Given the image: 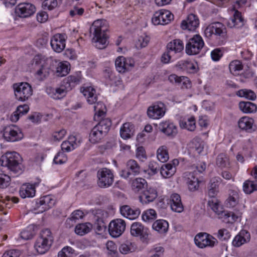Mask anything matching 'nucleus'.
<instances>
[{
	"mask_svg": "<svg viewBox=\"0 0 257 257\" xmlns=\"http://www.w3.org/2000/svg\"><path fill=\"white\" fill-rule=\"evenodd\" d=\"M107 30V23L102 19L95 21L90 27V32L93 35L92 42L96 48L99 49L105 47L107 43L106 31Z\"/></svg>",
	"mask_w": 257,
	"mask_h": 257,
	"instance_id": "1",
	"label": "nucleus"
},
{
	"mask_svg": "<svg viewBox=\"0 0 257 257\" xmlns=\"http://www.w3.org/2000/svg\"><path fill=\"white\" fill-rule=\"evenodd\" d=\"M21 161V157L18 153L7 152L0 159V166L7 167L12 173L15 174H20L24 169Z\"/></svg>",
	"mask_w": 257,
	"mask_h": 257,
	"instance_id": "2",
	"label": "nucleus"
},
{
	"mask_svg": "<svg viewBox=\"0 0 257 257\" xmlns=\"http://www.w3.org/2000/svg\"><path fill=\"white\" fill-rule=\"evenodd\" d=\"M53 240L51 232L49 229L42 230L34 245L36 250L40 254L45 253L50 248Z\"/></svg>",
	"mask_w": 257,
	"mask_h": 257,
	"instance_id": "3",
	"label": "nucleus"
},
{
	"mask_svg": "<svg viewBox=\"0 0 257 257\" xmlns=\"http://www.w3.org/2000/svg\"><path fill=\"white\" fill-rule=\"evenodd\" d=\"M208 204L211 209L216 213L222 216L224 218V221L227 223H232L237 221L241 216L242 213L240 211L236 212H225L222 211V207L218 203L216 200L209 201Z\"/></svg>",
	"mask_w": 257,
	"mask_h": 257,
	"instance_id": "4",
	"label": "nucleus"
},
{
	"mask_svg": "<svg viewBox=\"0 0 257 257\" xmlns=\"http://www.w3.org/2000/svg\"><path fill=\"white\" fill-rule=\"evenodd\" d=\"M204 35L206 38L223 39L226 35L225 26L221 23L215 22L208 25L204 30Z\"/></svg>",
	"mask_w": 257,
	"mask_h": 257,
	"instance_id": "5",
	"label": "nucleus"
},
{
	"mask_svg": "<svg viewBox=\"0 0 257 257\" xmlns=\"http://www.w3.org/2000/svg\"><path fill=\"white\" fill-rule=\"evenodd\" d=\"M97 185L102 188L111 186L114 182V175L112 171L106 168L99 169L97 172Z\"/></svg>",
	"mask_w": 257,
	"mask_h": 257,
	"instance_id": "6",
	"label": "nucleus"
},
{
	"mask_svg": "<svg viewBox=\"0 0 257 257\" xmlns=\"http://www.w3.org/2000/svg\"><path fill=\"white\" fill-rule=\"evenodd\" d=\"M13 87L15 96L18 100L25 101L32 95L31 86L27 82L14 84Z\"/></svg>",
	"mask_w": 257,
	"mask_h": 257,
	"instance_id": "7",
	"label": "nucleus"
},
{
	"mask_svg": "<svg viewBox=\"0 0 257 257\" xmlns=\"http://www.w3.org/2000/svg\"><path fill=\"white\" fill-rule=\"evenodd\" d=\"M204 45L202 38L196 35L190 39L186 45L185 51L189 55L198 54L201 51Z\"/></svg>",
	"mask_w": 257,
	"mask_h": 257,
	"instance_id": "8",
	"label": "nucleus"
},
{
	"mask_svg": "<svg viewBox=\"0 0 257 257\" xmlns=\"http://www.w3.org/2000/svg\"><path fill=\"white\" fill-rule=\"evenodd\" d=\"M34 61L38 66L35 74L37 78L43 80L48 77L51 69L48 63L45 61L44 58L41 56L37 55L34 57Z\"/></svg>",
	"mask_w": 257,
	"mask_h": 257,
	"instance_id": "9",
	"label": "nucleus"
},
{
	"mask_svg": "<svg viewBox=\"0 0 257 257\" xmlns=\"http://www.w3.org/2000/svg\"><path fill=\"white\" fill-rule=\"evenodd\" d=\"M195 244L199 248L212 247L218 243L217 240L213 236L207 233H199L195 238Z\"/></svg>",
	"mask_w": 257,
	"mask_h": 257,
	"instance_id": "10",
	"label": "nucleus"
},
{
	"mask_svg": "<svg viewBox=\"0 0 257 257\" xmlns=\"http://www.w3.org/2000/svg\"><path fill=\"white\" fill-rule=\"evenodd\" d=\"M3 137L8 142H14L21 140L24 137V135L19 127L12 125L5 127L3 131Z\"/></svg>",
	"mask_w": 257,
	"mask_h": 257,
	"instance_id": "11",
	"label": "nucleus"
},
{
	"mask_svg": "<svg viewBox=\"0 0 257 257\" xmlns=\"http://www.w3.org/2000/svg\"><path fill=\"white\" fill-rule=\"evenodd\" d=\"M173 19L174 15L169 11L161 10L155 13L152 22L154 25H164L169 24Z\"/></svg>",
	"mask_w": 257,
	"mask_h": 257,
	"instance_id": "12",
	"label": "nucleus"
},
{
	"mask_svg": "<svg viewBox=\"0 0 257 257\" xmlns=\"http://www.w3.org/2000/svg\"><path fill=\"white\" fill-rule=\"evenodd\" d=\"M55 203V200L51 195H46L40 197L36 202L34 210L37 213H40L52 207Z\"/></svg>",
	"mask_w": 257,
	"mask_h": 257,
	"instance_id": "13",
	"label": "nucleus"
},
{
	"mask_svg": "<svg viewBox=\"0 0 257 257\" xmlns=\"http://www.w3.org/2000/svg\"><path fill=\"white\" fill-rule=\"evenodd\" d=\"M115 65L118 72L123 73L126 71H131L134 68L135 61L130 58L119 56L115 60Z\"/></svg>",
	"mask_w": 257,
	"mask_h": 257,
	"instance_id": "14",
	"label": "nucleus"
},
{
	"mask_svg": "<svg viewBox=\"0 0 257 257\" xmlns=\"http://www.w3.org/2000/svg\"><path fill=\"white\" fill-rule=\"evenodd\" d=\"M125 222L121 219H116L110 221L108 226L110 235L113 237L121 235L125 229Z\"/></svg>",
	"mask_w": 257,
	"mask_h": 257,
	"instance_id": "15",
	"label": "nucleus"
},
{
	"mask_svg": "<svg viewBox=\"0 0 257 257\" xmlns=\"http://www.w3.org/2000/svg\"><path fill=\"white\" fill-rule=\"evenodd\" d=\"M140 172V167L134 160H130L126 163V168L119 172L121 177L126 179L131 175L136 176Z\"/></svg>",
	"mask_w": 257,
	"mask_h": 257,
	"instance_id": "16",
	"label": "nucleus"
},
{
	"mask_svg": "<svg viewBox=\"0 0 257 257\" xmlns=\"http://www.w3.org/2000/svg\"><path fill=\"white\" fill-rule=\"evenodd\" d=\"M166 113V107L164 104L158 102L149 106L147 110L149 117L154 119H158L164 116Z\"/></svg>",
	"mask_w": 257,
	"mask_h": 257,
	"instance_id": "17",
	"label": "nucleus"
},
{
	"mask_svg": "<svg viewBox=\"0 0 257 257\" xmlns=\"http://www.w3.org/2000/svg\"><path fill=\"white\" fill-rule=\"evenodd\" d=\"M67 36L64 34H56L51 39V46L57 53L61 52L65 48Z\"/></svg>",
	"mask_w": 257,
	"mask_h": 257,
	"instance_id": "18",
	"label": "nucleus"
},
{
	"mask_svg": "<svg viewBox=\"0 0 257 257\" xmlns=\"http://www.w3.org/2000/svg\"><path fill=\"white\" fill-rule=\"evenodd\" d=\"M177 70L185 71L188 73H195L199 69L197 63L189 60H180L175 66Z\"/></svg>",
	"mask_w": 257,
	"mask_h": 257,
	"instance_id": "19",
	"label": "nucleus"
},
{
	"mask_svg": "<svg viewBox=\"0 0 257 257\" xmlns=\"http://www.w3.org/2000/svg\"><path fill=\"white\" fill-rule=\"evenodd\" d=\"M35 11V6L30 3L20 4L15 9L16 15L21 18L30 17L34 13Z\"/></svg>",
	"mask_w": 257,
	"mask_h": 257,
	"instance_id": "20",
	"label": "nucleus"
},
{
	"mask_svg": "<svg viewBox=\"0 0 257 257\" xmlns=\"http://www.w3.org/2000/svg\"><path fill=\"white\" fill-rule=\"evenodd\" d=\"M199 25V21L198 17L191 14L188 15L186 20H183L181 25V27L183 30H188L189 31H194Z\"/></svg>",
	"mask_w": 257,
	"mask_h": 257,
	"instance_id": "21",
	"label": "nucleus"
},
{
	"mask_svg": "<svg viewBox=\"0 0 257 257\" xmlns=\"http://www.w3.org/2000/svg\"><path fill=\"white\" fill-rule=\"evenodd\" d=\"M148 229L141 223L138 222H134L131 227V234L136 237L146 238L148 235Z\"/></svg>",
	"mask_w": 257,
	"mask_h": 257,
	"instance_id": "22",
	"label": "nucleus"
},
{
	"mask_svg": "<svg viewBox=\"0 0 257 257\" xmlns=\"http://www.w3.org/2000/svg\"><path fill=\"white\" fill-rule=\"evenodd\" d=\"M157 190L152 187H148L144 190L139 196V199L143 204L153 202L157 197Z\"/></svg>",
	"mask_w": 257,
	"mask_h": 257,
	"instance_id": "23",
	"label": "nucleus"
},
{
	"mask_svg": "<svg viewBox=\"0 0 257 257\" xmlns=\"http://www.w3.org/2000/svg\"><path fill=\"white\" fill-rule=\"evenodd\" d=\"M185 178L188 189L191 191H194L199 187V181L196 176V172H186L185 174Z\"/></svg>",
	"mask_w": 257,
	"mask_h": 257,
	"instance_id": "24",
	"label": "nucleus"
},
{
	"mask_svg": "<svg viewBox=\"0 0 257 257\" xmlns=\"http://www.w3.org/2000/svg\"><path fill=\"white\" fill-rule=\"evenodd\" d=\"M230 14L233 15L227 22V25L230 28H240L243 26V19L241 17V13L234 9L230 11Z\"/></svg>",
	"mask_w": 257,
	"mask_h": 257,
	"instance_id": "25",
	"label": "nucleus"
},
{
	"mask_svg": "<svg viewBox=\"0 0 257 257\" xmlns=\"http://www.w3.org/2000/svg\"><path fill=\"white\" fill-rule=\"evenodd\" d=\"M81 80V74L80 72H77L73 75H70L65 78L62 82L65 85L66 89L69 91L76 85L79 84Z\"/></svg>",
	"mask_w": 257,
	"mask_h": 257,
	"instance_id": "26",
	"label": "nucleus"
},
{
	"mask_svg": "<svg viewBox=\"0 0 257 257\" xmlns=\"http://www.w3.org/2000/svg\"><path fill=\"white\" fill-rule=\"evenodd\" d=\"M170 204L172 210L175 212L181 213L184 210L180 196L177 193L172 194L170 196Z\"/></svg>",
	"mask_w": 257,
	"mask_h": 257,
	"instance_id": "27",
	"label": "nucleus"
},
{
	"mask_svg": "<svg viewBox=\"0 0 257 257\" xmlns=\"http://www.w3.org/2000/svg\"><path fill=\"white\" fill-rule=\"evenodd\" d=\"M69 91L68 89H66V87L63 82L61 85L58 88H48L47 89V93L50 97L55 99H59L63 98Z\"/></svg>",
	"mask_w": 257,
	"mask_h": 257,
	"instance_id": "28",
	"label": "nucleus"
},
{
	"mask_svg": "<svg viewBox=\"0 0 257 257\" xmlns=\"http://www.w3.org/2000/svg\"><path fill=\"white\" fill-rule=\"evenodd\" d=\"M120 212L123 217L133 220L138 217L141 211L139 209H133L128 205H123L120 207Z\"/></svg>",
	"mask_w": 257,
	"mask_h": 257,
	"instance_id": "29",
	"label": "nucleus"
},
{
	"mask_svg": "<svg viewBox=\"0 0 257 257\" xmlns=\"http://www.w3.org/2000/svg\"><path fill=\"white\" fill-rule=\"evenodd\" d=\"M160 130L167 136H174L177 133L176 125L170 121H163L160 123Z\"/></svg>",
	"mask_w": 257,
	"mask_h": 257,
	"instance_id": "30",
	"label": "nucleus"
},
{
	"mask_svg": "<svg viewBox=\"0 0 257 257\" xmlns=\"http://www.w3.org/2000/svg\"><path fill=\"white\" fill-rule=\"evenodd\" d=\"M80 143V141H77L75 136H70L67 140L62 142L61 144V149L63 151L67 152H70L76 148Z\"/></svg>",
	"mask_w": 257,
	"mask_h": 257,
	"instance_id": "31",
	"label": "nucleus"
},
{
	"mask_svg": "<svg viewBox=\"0 0 257 257\" xmlns=\"http://www.w3.org/2000/svg\"><path fill=\"white\" fill-rule=\"evenodd\" d=\"M250 238L249 233L245 230H242L235 236L232 243L235 247H239L244 243L249 241Z\"/></svg>",
	"mask_w": 257,
	"mask_h": 257,
	"instance_id": "32",
	"label": "nucleus"
},
{
	"mask_svg": "<svg viewBox=\"0 0 257 257\" xmlns=\"http://www.w3.org/2000/svg\"><path fill=\"white\" fill-rule=\"evenodd\" d=\"M19 193L23 198L33 197L35 195V187L33 184L25 183L21 187Z\"/></svg>",
	"mask_w": 257,
	"mask_h": 257,
	"instance_id": "33",
	"label": "nucleus"
},
{
	"mask_svg": "<svg viewBox=\"0 0 257 257\" xmlns=\"http://www.w3.org/2000/svg\"><path fill=\"white\" fill-rule=\"evenodd\" d=\"M81 92L89 104L95 103L97 100V95L93 87L91 86L84 87Z\"/></svg>",
	"mask_w": 257,
	"mask_h": 257,
	"instance_id": "34",
	"label": "nucleus"
},
{
	"mask_svg": "<svg viewBox=\"0 0 257 257\" xmlns=\"http://www.w3.org/2000/svg\"><path fill=\"white\" fill-rule=\"evenodd\" d=\"M134 125L130 122L124 123L120 128V135L123 139L131 138L135 134Z\"/></svg>",
	"mask_w": 257,
	"mask_h": 257,
	"instance_id": "35",
	"label": "nucleus"
},
{
	"mask_svg": "<svg viewBox=\"0 0 257 257\" xmlns=\"http://www.w3.org/2000/svg\"><path fill=\"white\" fill-rule=\"evenodd\" d=\"M184 49V44L180 39H174L167 45V50L171 53H178L183 51Z\"/></svg>",
	"mask_w": 257,
	"mask_h": 257,
	"instance_id": "36",
	"label": "nucleus"
},
{
	"mask_svg": "<svg viewBox=\"0 0 257 257\" xmlns=\"http://www.w3.org/2000/svg\"><path fill=\"white\" fill-rule=\"evenodd\" d=\"M254 123L253 119L248 116H243L241 117L238 121V127L245 131L250 132L252 130V126Z\"/></svg>",
	"mask_w": 257,
	"mask_h": 257,
	"instance_id": "37",
	"label": "nucleus"
},
{
	"mask_svg": "<svg viewBox=\"0 0 257 257\" xmlns=\"http://www.w3.org/2000/svg\"><path fill=\"white\" fill-rule=\"evenodd\" d=\"M29 110V107L27 104H24L19 105L16 111L13 112L11 115L10 119L12 122L17 121L20 117L22 115L26 114Z\"/></svg>",
	"mask_w": 257,
	"mask_h": 257,
	"instance_id": "38",
	"label": "nucleus"
},
{
	"mask_svg": "<svg viewBox=\"0 0 257 257\" xmlns=\"http://www.w3.org/2000/svg\"><path fill=\"white\" fill-rule=\"evenodd\" d=\"M106 134H104L103 131L99 128V127L95 125L89 134V141L92 143H97Z\"/></svg>",
	"mask_w": 257,
	"mask_h": 257,
	"instance_id": "39",
	"label": "nucleus"
},
{
	"mask_svg": "<svg viewBox=\"0 0 257 257\" xmlns=\"http://www.w3.org/2000/svg\"><path fill=\"white\" fill-rule=\"evenodd\" d=\"M239 107L245 113H254L257 111L256 105L249 101H241L239 103Z\"/></svg>",
	"mask_w": 257,
	"mask_h": 257,
	"instance_id": "40",
	"label": "nucleus"
},
{
	"mask_svg": "<svg viewBox=\"0 0 257 257\" xmlns=\"http://www.w3.org/2000/svg\"><path fill=\"white\" fill-rule=\"evenodd\" d=\"M180 126L182 128L193 131L196 128L195 119L194 116H190L180 120Z\"/></svg>",
	"mask_w": 257,
	"mask_h": 257,
	"instance_id": "41",
	"label": "nucleus"
},
{
	"mask_svg": "<svg viewBox=\"0 0 257 257\" xmlns=\"http://www.w3.org/2000/svg\"><path fill=\"white\" fill-rule=\"evenodd\" d=\"M176 171V168L174 166L170 163H168L161 167L160 173L164 178H169L175 173Z\"/></svg>",
	"mask_w": 257,
	"mask_h": 257,
	"instance_id": "42",
	"label": "nucleus"
},
{
	"mask_svg": "<svg viewBox=\"0 0 257 257\" xmlns=\"http://www.w3.org/2000/svg\"><path fill=\"white\" fill-rule=\"evenodd\" d=\"M92 228V225L90 223H80L76 226L75 232L79 235L82 236L89 233Z\"/></svg>",
	"mask_w": 257,
	"mask_h": 257,
	"instance_id": "43",
	"label": "nucleus"
},
{
	"mask_svg": "<svg viewBox=\"0 0 257 257\" xmlns=\"http://www.w3.org/2000/svg\"><path fill=\"white\" fill-rule=\"evenodd\" d=\"M220 178L215 177L210 180V186L208 190V195L211 197H214L218 192V185Z\"/></svg>",
	"mask_w": 257,
	"mask_h": 257,
	"instance_id": "44",
	"label": "nucleus"
},
{
	"mask_svg": "<svg viewBox=\"0 0 257 257\" xmlns=\"http://www.w3.org/2000/svg\"><path fill=\"white\" fill-rule=\"evenodd\" d=\"M168 227V222L163 219L157 220L153 224V228L160 233L166 232Z\"/></svg>",
	"mask_w": 257,
	"mask_h": 257,
	"instance_id": "45",
	"label": "nucleus"
},
{
	"mask_svg": "<svg viewBox=\"0 0 257 257\" xmlns=\"http://www.w3.org/2000/svg\"><path fill=\"white\" fill-rule=\"evenodd\" d=\"M190 148L196 153L200 154L204 149V143L199 138H194L190 144Z\"/></svg>",
	"mask_w": 257,
	"mask_h": 257,
	"instance_id": "46",
	"label": "nucleus"
},
{
	"mask_svg": "<svg viewBox=\"0 0 257 257\" xmlns=\"http://www.w3.org/2000/svg\"><path fill=\"white\" fill-rule=\"evenodd\" d=\"M147 186V181L142 178H137L132 180L131 187L135 192H139Z\"/></svg>",
	"mask_w": 257,
	"mask_h": 257,
	"instance_id": "47",
	"label": "nucleus"
},
{
	"mask_svg": "<svg viewBox=\"0 0 257 257\" xmlns=\"http://www.w3.org/2000/svg\"><path fill=\"white\" fill-rule=\"evenodd\" d=\"M157 159L161 162H167L169 158L167 147L165 146L160 147L157 151Z\"/></svg>",
	"mask_w": 257,
	"mask_h": 257,
	"instance_id": "48",
	"label": "nucleus"
},
{
	"mask_svg": "<svg viewBox=\"0 0 257 257\" xmlns=\"http://www.w3.org/2000/svg\"><path fill=\"white\" fill-rule=\"evenodd\" d=\"M242 63L237 60L231 61L229 65V70L231 73L234 75H237L239 74L243 69Z\"/></svg>",
	"mask_w": 257,
	"mask_h": 257,
	"instance_id": "49",
	"label": "nucleus"
},
{
	"mask_svg": "<svg viewBox=\"0 0 257 257\" xmlns=\"http://www.w3.org/2000/svg\"><path fill=\"white\" fill-rule=\"evenodd\" d=\"M239 195L237 192L232 191L226 200L225 204L227 207L231 208L236 206L238 204Z\"/></svg>",
	"mask_w": 257,
	"mask_h": 257,
	"instance_id": "50",
	"label": "nucleus"
},
{
	"mask_svg": "<svg viewBox=\"0 0 257 257\" xmlns=\"http://www.w3.org/2000/svg\"><path fill=\"white\" fill-rule=\"evenodd\" d=\"M168 80L171 83H183L186 85V87L190 86V82L188 78L185 76H178L175 74H172L169 76Z\"/></svg>",
	"mask_w": 257,
	"mask_h": 257,
	"instance_id": "51",
	"label": "nucleus"
},
{
	"mask_svg": "<svg viewBox=\"0 0 257 257\" xmlns=\"http://www.w3.org/2000/svg\"><path fill=\"white\" fill-rule=\"evenodd\" d=\"M236 95L241 97H244L247 99L254 100L256 99V94L250 89H243L238 90Z\"/></svg>",
	"mask_w": 257,
	"mask_h": 257,
	"instance_id": "52",
	"label": "nucleus"
},
{
	"mask_svg": "<svg viewBox=\"0 0 257 257\" xmlns=\"http://www.w3.org/2000/svg\"><path fill=\"white\" fill-rule=\"evenodd\" d=\"M68 62H60L59 63L57 68L56 73L57 76L63 77L66 76L69 72Z\"/></svg>",
	"mask_w": 257,
	"mask_h": 257,
	"instance_id": "53",
	"label": "nucleus"
},
{
	"mask_svg": "<svg viewBox=\"0 0 257 257\" xmlns=\"http://www.w3.org/2000/svg\"><path fill=\"white\" fill-rule=\"evenodd\" d=\"M111 125V120L108 118L102 119L99 123L96 125L103 133L106 134L108 132L109 128Z\"/></svg>",
	"mask_w": 257,
	"mask_h": 257,
	"instance_id": "54",
	"label": "nucleus"
},
{
	"mask_svg": "<svg viewBox=\"0 0 257 257\" xmlns=\"http://www.w3.org/2000/svg\"><path fill=\"white\" fill-rule=\"evenodd\" d=\"M243 189L246 194H250L257 190V184L252 181L247 180L243 183Z\"/></svg>",
	"mask_w": 257,
	"mask_h": 257,
	"instance_id": "55",
	"label": "nucleus"
},
{
	"mask_svg": "<svg viewBox=\"0 0 257 257\" xmlns=\"http://www.w3.org/2000/svg\"><path fill=\"white\" fill-rule=\"evenodd\" d=\"M142 217L144 221H152L157 218V213L155 210L149 209L143 212Z\"/></svg>",
	"mask_w": 257,
	"mask_h": 257,
	"instance_id": "56",
	"label": "nucleus"
},
{
	"mask_svg": "<svg viewBox=\"0 0 257 257\" xmlns=\"http://www.w3.org/2000/svg\"><path fill=\"white\" fill-rule=\"evenodd\" d=\"M94 227L96 231L100 234L106 229V224L103 219L98 218L94 223Z\"/></svg>",
	"mask_w": 257,
	"mask_h": 257,
	"instance_id": "57",
	"label": "nucleus"
},
{
	"mask_svg": "<svg viewBox=\"0 0 257 257\" xmlns=\"http://www.w3.org/2000/svg\"><path fill=\"white\" fill-rule=\"evenodd\" d=\"M216 165L220 168H224L229 165V160L224 154H219L216 159Z\"/></svg>",
	"mask_w": 257,
	"mask_h": 257,
	"instance_id": "58",
	"label": "nucleus"
},
{
	"mask_svg": "<svg viewBox=\"0 0 257 257\" xmlns=\"http://www.w3.org/2000/svg\"><path fill=\"white\" fill-rule=\"evenodd\" d=\"M106 107L104 104L100 102H97L94 106V110L95 112V115L98 117L103 116L105 112Z\"/></svg>",
	"mask_w": 257,
	"mask_h": 257,
	"instance_id": "59",
	"label": "nucleus"
},
{
	"mask_svg": "<svg viewBox=\"0 0 257 257\" xmlns=\"http://www.w3.org/2000/svg\"><path fill=\"white\" fill-rule=\"evenodd\" d=\"M34 234L33 227L29 226L26 229L21 232L20 236L22 239L28 240L32 238Z\"/></svg>",
	"mask_w": 257,
	"mask_h": 257,
	"instance_id": "60",
	"label": "nucleus"
},
{
	"mask_svg": "<svg viewBox=\"0 0 257 257\" xmlns=\"http://www.w3.org/2000/svg\"><path fill=\"white\" fill-rule=\"evenodd\" d=\"M119 250L122 254H127L134 251V246L131 242L123 243L120 245Z\"/></svg>",
	"mask_w": 257,
	"mask_h": 257,
	"instance_id": "61",
	"label": "nucleus"
},
{
	"mask_svg": "<svg viewBox=\"0 0 257 257\" xmlns=\"http://www.w3.org/2000/svg\"><path fill=\"white\" fill-rule=\"evenodd\" d=\"M84 214L83 212L80 210H77L76 211H74L71 215V217L69 218H68L67 219V223H70V222H75L76 220H78L79 219L82 218L83 217Z\"/></svg>",
	"mask_w": 257,
	"mask_h": 257,
	"instance_id": "62",
	"label": "nucleus"
},
{
	"mask_svg": "<svg viewBox=\"0 0 257 257\" xmlns=\"http://www.w3.org/2000/svg\"><path fill=\"white\" fill-rule=\"evenodd\" d=\"M11 182V178L9 176L0 174V189L7 188L9 186Z\"/></svg>",
	"mask_w": 257,
	"mask_h": 257,
	"instance_id": "63",
	"label": "nucleus"
},
{
	"mask_svg": "<svg viewBox=\"0 0 257 257\" xmlns=\"http://www.w3.org/2000/svg\"><path fill=\"white\" fill-rule=\"evenodd\" d=\"M67 160L66 155L63 152H59L55 156L53 162L56 164H62L65 163Z\"/></svg>",
	"mask_w": 257,
	"mask_h": 257,
	"instance_id": "64",
	"label": "nucleus"
}]
</instances>
